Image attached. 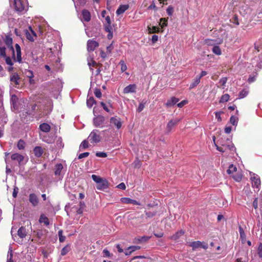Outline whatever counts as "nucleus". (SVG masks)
I'll list each match as a JSON object with an SVG mask.
<instances>
[{
	"label": "nucleus",
	"mask_w": 262,
	"mask_h": 262,
	"mask_svg": "<svg viewBox=\"0 0 262 262\" xmlns=\"http://www.w3.org/2000/svg\"><path fill=\"white\" fill-rule=\"evenodd\" d=\"M29 201L33 207L36 206L39 203V200L35 193H30L29 195Z\"/></svg>",
	"instance_id": "obj_13"
},
{
	"label": "nucleus",
	"mask_w": 262,
	"mask_h": 262,
	"mask_svg": "<svg viewBox=\"0 0 262 262\" xmlns=\"http://www.w3.org/2000/svg\"><path fill=\"white\" fill-rule=\"evenodd\" d=\"M94 94L95 96L98 98H100L102 96L101 92L99 89H96L95 90Z\"/></svg>",
	"instance_id": "obj_57"
},
{
	"label": "nucleus",
	"mask_w": 262,
	"mask_h": 262,
	"mask_svg": "<svg viewBox=\"0 0 262 262\" xmlns=\"http://www.w3.org/2000/svg\"><path fill=\"white\" fill-rule=\"evenodd\" d=\"M15 52H16V57L15 54H14V57L13 56V54H12V56L15 61L18 62L19 63H21L22 61L21 58V49L18 43H16L15 45Z\"/></svg>",
	"instance_id": "obj_6"
},
{
	"label": "nucleus",
	"mask_w": 262,
	"mask_h": 262,
	"mask_svg": "<svg viewBox=\"0 0 262 262\" xmlns=\"http://www.w3.org/2000/svg\"><path fill=\"white\" fill-rule=\"evenodd\" d=\"M184 231L180 230V231L176 232L171 236V238L173 240H177L179 239L181 236L184 234Z\"/></svg>",
	"instance_id": "obj_31"
},
{
	"label": "nucleus",
	"mask_w": 262,
	"mask_h": 262,
	"mask_svg": "<svg viewBox=\"0 0 262 262\" xmlns=\"http://www.w3.org/2000/svg\"><path fill=\"white\" fill-rule=\"evenodd\" d=\"M122 203L128 204H132L133 205H140V203L135 200L131 199L129 198H121Z\"/></svg>",
	"instance_id": "obj_18"
},
{
	"label": "nucleus",
	"mask_w": 262,
	"mask_h": 262,
	"mask_svg": "<svg viewBox=\"0 0 262 262\" xmlns=\"http://www.w3.org/2000/svg\"><path fill=\"white\" fill-rule=\"evenodd\" d=\"M42 140L47 143L51 144L53 142V140L52 139L47 137V136H43L41 138Z\"/></svg>",
	"instance_id": "obj_46"
},
{
	"label": "nucleus",
	"mask_w": 262,
	"mask_h": 262,
	"mask_svg": "<svg viewBox=\"0 0 262 262\" xmlns=\"http://www.w3.org/2000/svg\"><path fill=\"white\" fill-rule=\"evenodd\" d=\"M18 192V188L17 187H15L13 189L12 196L13 198H15L17 196V193Z\"/></svg>",
	"instance_id": "obj_63"
},
{
	"label": "nucleus",
	"mask_w": 262,
	"mask_h": 262,
	"mask_svg": "<svg viewBox=\"0 0 262 262\" xmlns=\"http://www.w3.org/2000/svg\"><path fill=\"white\" fill-rule=\"evenodd\" d=\"M39 222L40 223H43L46 226L49 225L50 224L48 218L43 214L40 215Z\"/></svg>",
	"instance_id": "obj_29"
},
{
	"label": "nucleus",
	"mask_w": 262,
	"mask_h": 262,
	"mask_svg": "<svg viewBox=\"0 0 262 262\" xmlns=\"http://www.w3.org/2000/svg\"><path fill=\"white\" fill-rule=\"evenodd\" d=\"M108 187V182L105 179H103L100 183L97 184L96 188L98 190H103Z\"/></svg>",
	"instance_id": "obj_19"
},
{
	"label": "nucleus",
	"mask_w": 262,
	"mask_h": 262,
	"mask_svg": "<svg viewBox=\"0 0 262 262\" xmlns=\"http://www.w3.org/2000/svg\"><path fill=\"white\" fill-rule=\"evenodd\" d=\"M189 246L191 247L193 250L200 247H202L204 249H207L208 248L207 244H204L203 243L199 241L190 243L189 244Z\"/></svg>",
	"instance_id": "obj_7"
},
{
	"label": "nucleus",
	"mask_w": 262,
	"mask_h": 262,
	"mask_svg": "<svg viewBox=\"0 0 262 262\" xmlns=\"http://www.w3.org/2000/svg\"><path fill=\"white\" fill-rule=\"evenodd\" d=\"M99 130L98 129H94L89 135L88 140L91 143H97L101 140V136L99 134Z\"/></svg>",
	"instance_id": "obj_2"
},
{
	"label": "nucleus",
	"mask_w": 262,
	"mask_h": 262,
	"mask_svg": "<svg viewBox=\"0 0 262 262\" xmlns=\"http://www.w3.org/2000/svg\"><path fill=\"white\" fill-rule=\"evenodd\" d=\"M248 94V91L246 89H243L239 92V95H238V98L239 99L244 98L247 96Z\"/></svg>",
	"instance_id": "obj_36"
},
{
	"label": "nucleus",
	"mask_w": 262,
	"mask_h": 262,
	"mask_svg": "<svg viewBox=\"0 0 262 262\" xmlns=\"http://www.w3.org/2000/svg\"><path fill=\"white\" fill-rule=\"evenodd\" d=\"M2 38L7 48L12 51L14 57V48L12 45L13 39L11 35L9 34L5 35L4 37H2Z\"/></svg>",
	"instance_id": "obj_5"
},
{
	"label": "nucleus",
	"mask_w": 262,
	"mask_h": 262,
	"mask_svg": "<svg viewBox=\"0 0 262 262\" xmlns=\"http://www.w3.org/2000/svg\"><path fill=\"white\" fill-rule=\"evenodd\" d=\"M19 79L20 77L16 73H12L10 77V81L16 85L19 84Z\"/></svg>",
	"instance_id": "obj_17"
},
{
	"label": "nucleus",
	"mask_w": 262,
	"mask_h": 262,
	"mask_svg": "<svg viewBox=\"0 0 262 262\" xmlns=\"http://www.w3.org/2000/svg\"><path fill=\"white\" fill-rule=\"evenodd\" d=\"M82 15L84 21L88 22L91 20V14L87 10H83L82 11Z\"/></svg>",
	"instance_id": "obj_27"
},
{
	"label": "nucleus",
	"mask_w": 262,
	"mask_h": 262,
	"mask_svg": "<svg viewBox=\"0 0 262 262\" xmlns=\"http://www.w3.org/2000/svg\"><path fill=\"white\" fill-rule=\"evenodd\" d=\"M119 64L121 66V71L122 72H124L127 70V66L123 60H121Z\"/></svg>",
	"instance_id": "obj_47"
},
{
	"label": "nucleus",
	"mask_w": 262,
	"mask_h": 262,
	"mask_svg": "<svg viewBox=\"0 0 262 262\" xmlns=\"http://www.w3.org/2000/svg\"><path fill=\"white\" fill-rule=\"evenodd\" d=\"M146 103V101L145 100H143L142 102L139 104V106L137 108V112L139 113L142 112L144 109L145 105Z\"/></svg>",
	"instance_id": "obj_38"
},
{
	"label": "nucleus",
	"mask_w": 262,
	"mask_h": 262,
	"mask_svg": "<svg viewBox=\"0 0 262 262\" xmlns=\"http://www.w3.org/2000/svg\"><path fill=\"white\" fill-rule=\"evenodd\" d=\"M238 230L241 238L242 239H245L246 238V234L245 233L244 229H243L241 226H239Z\"/></svg>",
	"instance_id": "obj_48"
},
{
	"label": "nucleus",
	"mask_w": 262,
	"mask_h": 262,
	"mask_svg": "<svg viewBox=\"0 0 262 262\" xmlns=\"http://www.w3.org/2000/svg\"><path fill=\"white\" fill-rule=\"evenodd\" d=\"M212 52L216 55H221L222 54V51L217 45L214 46L212 48Z\"/></svg>",
	"instance_id": "obj_34"
},
{
	"label": "nucleus",
	"mask_w": 262,
	"mask_h": 262,
	"mask_svg": "<svg viewBox=\"0 0 262 262\" xmlns=\"http://www.w3.org/2000/svg\"><path fill=\"white\" fill-rule=\"evenodd\" d=\"M17 234L19 237L23 238L27 235V231L25 227L21 226L17 231Z\"/></svg>",
	"instance_id": "obj_28"
},
{
	"label": "nucleus",
	"mask_w": 262,
	"mask_h": 262,
	"mask_svg": "<svg viewBox=\"0 0 262 262\" xmlns=\"http://www.w3.org/2000/svg\"><path fill=\"white\" fill-rule=\"evenodd\" d=\"M58 236H59V242L62 243L65 240V236L62 235V231L60 230L58 231Z\"/></svg>",
	"instance_id": "obj_56"
},
{
	"label": "nucleus",
	"mask_w": 262,
	"mask_h": 262,
	"mask_svg": "<svg viewBox=\"0 0 262 262\" xmlns=\"http://www.w3.org/2000/svg\"><path fill=\"white\" fill-rule=\"evenodd\" d=\"M223 42L222 39H206L205 40V43L208 46H214L216 45L222 43Z\"/></svg>",
	"instance_id": "obj_14"
},
{
	"label": "nucleus",
	"mask_w": 262,
	"mask_h": 262,
	"mask_svg": "<svg viewBox=\"0 0 262 262\" xmlns=\"http://www.w3.org/2000/svg\"><path fill=\"white\" fill-rule=\"evenodd\" d=\"M232 177L237 182L241 181L242 179V176L241 174H237L235 176H233Z\"/></svg>",
	"instance_id": "obj_62"
},
{
	"label": "nucleus",
	"mask_w": 262,
	"mask_h": 262,
	"mask_svg": "<svg viewBox=\"0 0 262 262\" xmlns=\"http://www.w3.org/2000/svg\"><path fill=\"white\" fill-rule=\"evenodd\" d=\"M159 28L157 27L156 26H153L152 28L148 27V31L149 33H153L154 32H159Z\"/></svg>",
	"instance_id": "obj_50"
},
{
	"label": "nucleus",
	"mask_w": 262,
	"mask_h": 262,
	"mask_svg": "<svg viewBox=\"0 0 262 262\" xmlns=\"http://www.w3.org/2000/svg\"><path fill=\"white\" fill-rule=\"evenodd\" d=\"M11 159L13 161H16L18 162L19 165L21 164V162L24 160V157L18 153H15L11 155Z\"/></svg>",
	"instance_id": "obj_20"
},
{
	"label": "nucleus",
	"mask_w": 262,
	"mask_h": 262,
	"mask_svg": "<svg viewBox=\"0 0 262 262\" xmlns=\"http://www.w3.org/2000/svg\"><path fill=\"white\" fill-rule=\"evenodd\" d=\"M89 155H90V152H85L80 154L78 156V159H82L83 158L87 157H88L89 156Z\"/></svg>",
	"instance_id": "obj_60"
},
{
	"label": "nucleus",
	"mask_w": 262,
	"mask_h": 262,
	"mask_svg": "<svg viewBox=\"0 0 262 262\" xmlns=\"http://www.w3.org/2000/svg\"><path fill=\"white\" fill-rule=\"evenodd\" d=\"M18 98L15 95H13L11 98V104L14 108L16 107V103L17 102Z\"/></svg>",
	"instance_id": "obj_35"
},
{
	"label": "nucleus",
	"mask_w": 262,
	"mask_h": 262,
	"mask_svg": "<svg viewBox=\"0 0 262 262\" xmlns=\"http://www.w3.org/2000/svg\"><path fill=\"white\" fill-rule=\"evenodd\" d=\"M237 170V168L236 166H234L233 164H231L229 166L227 172L228 174H232L234 172L236 171Z\"/></svg>",
	"instance_id": "obj_42"
},
{
	"label": "nucleus",
	"mask_w": 262,
	"mask_h": 262,
	"mask_svg": "<svg viewBox=\"0 0 262 262\" xmlns=\"http://www.w3.org/2000/svg\"><path fill=\"white\" fill-rule=\"evenodd\" d=\"M257 253L259 257H262V244H260L258 248Z\"/></svg>",
	"instance_id": "obj_61"
},
{
	"label": "nucleus",
	"mask_w": 262,
	"mask_h": 262,
	"mask_svg": "<svg viewBox=\"0 0 262 262\" xmlns=\"http://www.w3.org/2000/svg\"><path fill=\"white\" fill-rule=\"evenodd\" d=\"M230 98V96L228 94H225L222 96L220 100V103H225L227 102Z\"/></svg>",
	"instance_id": "obj_37"
},
{
	"label": "nucleus",
	"mask_w": 262,
	"mask_h": 262,
	"mask_svg": "<svg viewBox=\"0 0 262 262\" xmlns=\"http://www.w3.org/2000/svg\"><path fill=\"white\" fill-rule=\"evenodd\" d=\"M25 142L21 139L19 140L17 143V148L20 149H24L25 147Z\"/></svg>",
	"instance_id": "obj_43"
},
{
	"label": "nucleus",
	"mask_w": 262,
	"mask_h": 262,
	"mask_svg": "<svg viewBox=\"0 0 262 262\" xmlns=\"http://www.w3.org/2000/svg\"><path fill=\"white\" fill-rule=\"evenodd\" d=\"M98 46V42L93 39H89L87 42V50L89 52L94 51Z\"/></svg>",
	"instance_id": "obj_9"
},
{
	"label": "nucleus",
	"mask_w": 262,
	"mask_h": 262,
	"mask_svg": "<svg viewBox=\"0 0 262 262\" xmlns=\"http://www.w3.org/2000/svg\"><path fill=\"white\" fill-rule=\"evenodd\" d=\"M70 250V247L69 245H67L64 247L61 251V255L64 256L66 255Z\"/></svg>",
	"instance_id": "obj_41"
},
{
	"label": "nucleus",
	"mask_w": 262,
	"mask_h": 262,
	"mask_svg": "<svg viewBox=\"0 0 262 262\" xmlns=\"http://www.w3.org/2000/svg\"><path fill=\"white\" fill-rule=\"evenodd\" d=\"M104 30L106 32H108V33H110L111 32H113L112 31V27L111 26V24H105L104 25Z\"/></svg>",
	"instance_id": "obj_53"
},
{
	"label": "nucleus",
	"mask_w": 262,
	"mask_h": 262,
	"mask_svg": "<svg viewBox=\"0 0 262 262\" xmlns=\"http://www.w3.org/2000/svg\"><path fill=\"white\" fill-rule=\"evenodd\" d=\"M227 81V77H223L222 78L219 82V83L220 84V86L222 87V89H224L226 86V83Z\"/></svg>",
	"instance_id": "obj_39"
},
{
	"label": "nucleus",
	"mask_w": 262,
	"mask_h": 262,
	"mask_svg": "<svg viewBox=\"0 0 262 262\" xmlns=\"http://www.w3.org/2000/svg\"><path fill=\"white\" fill-rule=\"evenodd\" d=\"M6 48L4 46H2V42L0 41V56L2 57H6Z\"/></svg>",
	"instance_id": "obj_40"
},
{
	"label": "nucleus",
	"mask_w": 262,
	"mask_h": 262,
	"mask_svg": "<svg viewBox=\"0 0 262 262\" xmlns=\"http://www.w3.org/2000/svg\"><path fill=\"white\" fill-rule=\"evenodd\" d=\"M129 6L128 5H121L119 6L117 10H116V13L117 15H120L123 14L126 10L129 8Z\"/></svg>",
	"instance_id": "obj_21"
},
{
	"label": "nucleus",
	"mask_w": 262,
	"mask_h": 262,
	"mask_svg": "<svg viewBox=\"0 0 262 262\" xmlns=\"http://www.w3.org/2000/svg\"><path fill=\"white\" fill-rule=\"evenodd\" d=\"M103 256L104 257H111V256L112 255L110 251L107 250L106 249H104L103 250Z\"/></svg>",
	"instance_id": "obj_58"
},
{
	"label": "nucleus",
	"mask_w": 262,
	"mask_h": 262,
	"mask_svg": "<svg viewBox=\"0 0 262 262\" xmlns=\"http://www.w3.org/2000/svg\"><path fill=\"white\" fill-rule=\"evenodd\" d=\"M66 170L63 169V165L61 163H58L54 166V174L59 179L61 180L64 175Z\"/></svg>",
	"instance_id": "obj_4"
},
{
	"label": "nucleus",
	"mask_w": 262,
	"mask_h": 262,
	"mask_svg": "<svg viewBox=\"0 0 262 262\" xmlns=\"http://www.w3.org/2000/svg\"><path fill=\"white\" fill-rule=\"evenodd\" d=\"M5 59L6 63L9 65L10 66H12L13 63V62L10 57L6 56V57H4Z\"/></svg>",
	"instance_id": "obj_54"
},
{
	"label": "nucleus",
	"mask_w": 262,
	"mask_h": 262,
	"mask_svg": "<svg viewBox=\"0 0 262 262\" xmlns=\"http://www.w3.org/2000/svg\"><path fill=\"white\" fill-rule=\"evenodd\" d=\"M230 122L233 125H236L238 122L237 117L232 116L230 118Z\"/></svg>",
	"instance_id": "obj_45"
},
{
	"label": "nucleus",
	"mask_w": 262,
	"mask_h": 262,
	"mask_svg": "<svg viewBox=\"0 0 262 262\" xmlns=\"http://www.w3.org/2000/svg\"><path fill=\"white\" fill-rule=\"evenodd\" d=\"M145 214L147 217L151 218L156 214V212L148 211L145 212Z\"/></svg>",
	"instance_id": "obj_52"
},
{
	"label": "nucleus",
	"mask_w": 262,
	"mask_h": 262,
	"mask_svg": "<svg viewBox=\"0 0 262 262\" xmlns=\"http://www.w3.org/2000/svg\"><path fill=\"white\" fill-rule=\"evenodd\" d=\"M179 101V99L178 98L174 97H172L170 98V99L167 100V101L165 103V105L168 107H170L176 104L177 102H178Z\"/></svg>",
	"instance_id": "obj_26"
},
{
	"label": "nucleus",
	"mask_w": 262,
	"mask_h": 262,
	"mask_svg": "<svg viewBox=\"0 0 262 262\" xmlns=\"http://www.w3.org/2000/svg\"><path fill=\"white\" fill-rule=\"evenodd\" d=\"M160 25L162 28H164L167 26V19L165 18H162L160 19Z\"/></svg>",
	"instance_id": "obj_49"
},
{
	"label": "nucleus",
	"mask_w": 262,
	"mask_h": 262,
	"mask_svg": "<svg viewBox=\"0 0 262 262\" xmlns=\"http://www.w3.org/2000/svg\"><path fill=\"white\" fill-rule=\"evenodd\" d=\"M33 152L36 157L40 158L42 156L43 150L41 146H37L34 148Z\"/></svg>",
	"instance_id": "obj_23"
},
{
	"label": "nucleus",
	"mask_w": 262,
	"mask_h": 262,
	"mask_svg": "<svg viewBox=\"0 0 262 262\" xmlns=\"http://www.w3.org/2000/svg\"><path fill=\"white\" fill-rule=\"evenodd\" d=\"M39 129L44 133H49L51 130V126L47 123H43L39 125Z\"/></svg>",
	"instance_id": "obj_25"
},
{
	"label": "nucleus",
	"mask_w": 262,
	"mask_h": 262,
	"mask_svg": "<svg viewBox=\"0 0 262 262\" xmlns=\"http://www.w3.org/2000/svg\"><path fill=\"white\" fill-rule=\"evenodd\" d=\"M93 125L96 127L103 128L105 126V118L102 115H98L93 119Z\"/></svg>",
	"instance_id": "obj_3"
},
{
	"label": "nucleus",
	"mask_w": 262,
	"mask_h": 262,
	"mask_svg": "<svg viewBox=\"0 0 262 262\" xmlns=\"http://www.w3.org/2000/svg\"><path fill=\"white\" fill-rule=\"evenodd\" d=\"M96 103V101L95 100L94 97L93 96L88 97L86 100V104L88 107L91 108L93 104Z\"/></svg>",
	"instance_id": "obj_30"
},
{
	"label": "nucleus",
	"mask_w": 262,
	"mask_h": 262,
	"mask_svg": "<svg viewBox=\"0 0 262 262\" xmlns=\"http://www.w3.org/2000/svg\"><path fill=\"white\" fill-rule=\"evenodd\" d=\"M85 206L84 203L83 202H80L79 204V207L74 206L72 207V209L74 211H76L77 214H81L83 212V208Z\"/></svg>",
	"instance_id": "obj_22"
},
{
	"label": "nucleus",
	"mask_w": 262,
	"mask_h": 262,
	"mask_svg": "<svg viewBox=\"0 0 262 262\" xmlns=\"http://www.w3.org/2000/svg\"><path fill=\"white\" fill-rule=\"evenodd\" d=\"M14 5L16 11L22 12L24 10L25 6L21 0H14Z\"/></svg>",
	"instance_id": "obj_12"
},
{
	"label": "nucleus",
	"mask_w": 262,
	"mask_h": 262,
	"mask_svg": "<svg viewBox=\"0 0 262 262\" xmlns=\"http://www.w3.org/2000/svg\"><path fill=\"white\" fill-rule=\"evenodd\" d=\"M180 121V119H177V118L171 119V120H170L167 125V127H166L167 132H168V133L170 132L171 129H172V128L175 125H176L179 123V122Z\"/></svg>",
	"instance_id": "obj_11"
},
{
	"label": "nucleus",
	"mask_w": 262,
	"mask_h": 262,
	"mask_svg": "<svg viewBox=\"0 0 262 262\" xmlns=\"http://www.w3.org/2000/svg\"><path fill=\"white\" fill-rule=\"evenodd\" d=\"M25 34L27 38L31 41H33L34 40V37H36L35 32L31 26L28 27V30H26Z\"/></svg>",
	"instance_id": "obj_8"
},
{
	"label": "nucleus",
	"mask_w": 262,
	"mask_h": 262,
	"mask_svg": "<svg viewBox=\"0 0 262 262\" xmlns=\"http://www.w3.org/2000/svg\"><path fill=\"white\" fill-rule=\"evenodd\" d=\"M219 145L215 143L216 149L222 152L227 151H235V147L232 143L231 139L226 137H222L218 141Z\"/></svg>",
	"instance_id": "obj_1"
},
{
	"label": "nucleus",
	"mask_w": 262,
	"mask_h": 262,
	"mask_svg": "<svg viewBox=\"0 0 262 262\" xmlns=\"http://www.w3.org/2000/svg\"><path fill=\"white\" fill-rule=\"evenodd\" d=\"M200 82V79L198 78L197 76L195 78V79L193 80V81L191 83L189 86V89H192L197 86Z\"/></svg>",
	"instance_id": "obj_32"
},
{
	"label": "nucleus",
	"mask_w": 262,
	"mask_h": 262,
	"mask_svg": "<svg viewBox=\"0 0 262 262\" xmlns=\"http://www.w3.org/2000/svg\"><path fill=\"white\" fill-rule=\"evenodd\" d=\"M97 64V62L93 60H92L91 62H88V65L89 66L90 69L91 71L93 73L94 69L92 68V67H94Z\"/></svg>",
	"instance_id": "obj_51"
},
{
	"label": "nucleus",
	"mask_w": 262,
	"mask_h": 262,
	"mask_svg": "<svg viewBox=\"0 0 262 262\" xmlns=\"http://www.w3.org/2000/svg\"><path fill=\"white\" fill-rule=\"evenodd\" d=\"M136 89L137 86L135 84H129L124 89L123 93L124 94L135 93Z\"/></svg>",
	"instance_id": "obj_16"
},
{
	"label": "nucleus",
	"mask_w": 262,
	"mask_h": 262,
	"mask_svg": "<svg viewBox=\"0 0 262 262\" xmlns=\"http://www.w3.org/2000/svg\"><path fill=\"white\" fill-rule=\"evenodd\" d=\"M92 178L93 180L97 183V184L100 183V182H101V181L103 179L101 178L100 177L96 176L95 174H93L92 176Z\"/></svg>",
	"instance_id": "obj_44"
},
{
	"label": "nucleus",
	"mask_w": 262,
	"mask_h": 262,
	"mask_svg": "<svg viewBox=\"0 0 262 262\" xmlns=\"http://www.w3.org/2000/svg\"><path fill=\"white\" fill-rule=\"evenodd\" d=\"M89 147L88 141L86 140H83L79 146V150H83Z\"/></svg>",
	"instance_id": "obj_33"
},
{
	"label": "nucleus",
	"mask_w": 262,
	"mask_h": 262,
	"mask_svg": "<svg viewBox=\"0 0 262 262\" xmlns=\"http://www.w3.org/2000/svg\"><path fill=\"white\" fill-rule=\"evenodd\" d=\"M150 238L149 236H143L136 237L134 239V243L141 244L147 242Z\"/></svg>",
	"instance_id": "obj_24"
},
{
	"label": "nucleus",
	"mask_w": 262,
	"mask_h": 262,
	"mask_svg": "<svg viewBox=\"0 0 262 262\" xmlns=\"http://www.w3.org/2000/svg\"><path fill=\"white\" fill-rule=\"evenodd\" d=\"M96 156L98 157L105 158L107 157V154L106 152H104L98 151L96 152Z\"/></svg>",
	"instance_id": "obj_59"
},
{
	"label": "nucleus",
	"mask_w": 262,
	"mask_h": 262,
	"mask_svg": "<svg viewBox=\"0 0 262 262\" xmlns=\"http://www.w3.org/2000/svg\"><path fill=\"white\" fill-rule=\"evenodd\" d=\"M251 180L252 182V187L253 188L257 189L258 190H259L261 184V181L258 176L257 175H254L253 177H251Z\"/></svg>",
	"instance_id": "obj_10"
},
{
	"label": "nucleus",
	"mask_w": 262,
	"mask_h": 262,
	"mask_svg": "<svg viewBox=\"0 0 262 262\" xmlns=\"http://www.w3.org/2000/svg\"><path fill=\"white\" fill-rule=\"evenodd\" d=\"M173 12V8L172 6H169L166 9V13L169 16H171Z\"/></svg>",
	"instance_id": "obj_55"
},
{
	"label": "nucleus",
	"mask_w": 262,
	"mask_h": 262,
	"mask_svg": "<svg viewBox=\"0 0 262 262\" xmlns=\"http://www.w3.org/2000/svg\"><path fill=\"white\" fill-rule=\"evenodd\" d=\"M187 103L186 100H183L177 104L178 107L181 108Z\"/></svg>",
	"instance_id": "obj_64"
},
{
	"label": "nucleus",
	"mask_w": 262,
	"mask_h": 262,
	"mask_svg": "<svg viewBox=\"0 0 262 262\" xmlns=\"http://www.w3.org/2000/svg\"><path fill=\"white\" fill-rule=\"evenodd\" d=\"M110 122L111 123L114 124L117 129H119L122 126V122L120 120V119L119 118H116L114 117H112L110 118Z\"/></svg>",
	"instance_id": "obj_15"
}]
</instances>
